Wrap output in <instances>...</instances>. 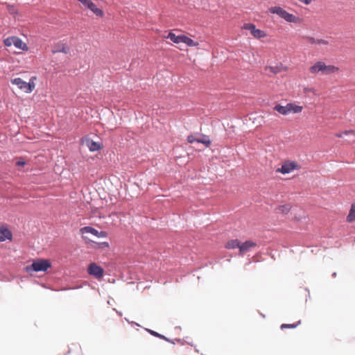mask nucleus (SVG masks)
Instances as JSON below:
<instances>
[{
  "label": "nucleus",
  "instance_id": "cd10ccee",
  "mask_svg": "<svg viewBox=\"0 0 355 355\" xmlns=\"http://www.w3.org/2000/svg\"><path fill=\"white\" fill-rule=\"evenodd\" d=\"M355 135L354 131L352 130H345L343 132L336 133L335 135H336V137H337L338 138H342L343 137V135Z\"/></svg>",
  "mask_w": 355,
  "mask_h": 355
},
{
  "label": "nucleus",
  "instance_id": "4be33fe9",
  "mask_svg": "<svg viewBox=\"0 0 355 355\" xmlns=\"http://www.w3.org/2000/svg\"><path fill=\"white\" fill-rule=\"evenodd\" d=\"M284 10V9L279 6H273L269 8V12L272 14H276L279 17H281Z\"/></svg>",
  "mask_w": 355,
  "mask_h": 355
},
{
  "label": "nucleus",
  "instance_id": "39448f33",
  "mask_svg": "<svg viewBox=\"0 0 355 355\" xmlns=\"http://www.w3.org/2000/svg\"><path fill=\"white\" fill-rule=\"evenodd\" d=\"M87 272L97 279H100L103 277L104 270L96 263H92L87 268Z\"/></svg>",
  "mask_w": 355,
  "mask_h": 355
},
{
  "label": "nucleus",
  "instance_id": "ddd939ff",
  "mask_svg": "<svg viewBox=\"0 0 355 355\" xmlns=\"http://www.w3.org/2000/svg\"><path fill=\"white\" fill-rule=\"evenodd\" d=\"M13 45L19 49L24 50V51L28 50V47H27L26 44L24 42H23V41L21 39H19L17 37H15L14 42H13Z\"/></svg>",
  "mask_w": 355,
  "mask_h": 355
},
{
  "label": "nucleus",
  "instance_id": "1a4fd4ad",
  "mask_svg": "<svg viewBox=\"0 0 355 355\" xmlns=\"http://www.w3.org/2000/svg\"><path fill=\"white\" fill-rule=\"evenodd\" d=\"M255 246L256 243L252 241H247L243 243H240L239 254L242 255L248 252L252 248Z\"/></svg>",
  "mask_w": 355,
  "mask_h": 355
},
{
  "label": "nucleus",
  "instance_id": "aec40b11",
  "mask_svg": "<svg viewBox=\"0 0 355 355\" xmlns=\"http://www.w3.org/2000/svg\"><path fill=\"white\" fill-rule=\"evenodd\" d=\"M355 220V202L352 205L349 213L347 216V221L349 223Z\"/></svg>",
  "mask_w": 355,
  "mask_h": 355
},
{
  "label": "nucleus",
  "instance_id": "412c9836",
  "mask_svg": "<svg viewBox=\"0 0 355 355\" xmlns=\"http://www.w3.org/2000/svg\"><path fill=\"white\" fill-rule=\"evenodd\" d=\"M182 43L186 44L188 46H197L199 44L198 42L193 41L186 35H184L183 37Z\"/></svg>",
  "mask_w": 355,
  "mask_h": 355
},
{
  "label": "nucleus",
  "instance_id": "a211bd4d",
  "mask_svg": "<svg viewBox=\"0 0 355 355\" xmlns=\"http://www.w3.org/2000/svg\"><path fill=\"white\" fill-rule=\"evenodd\" d=\"M254 38L256 39H261V38H264L267 36L266 33H265V31L261 30V29H258L256 28V29L253 31V33L252 35Z\"/></svg>",
  "mask_w": 355,
  "mask_h": 355
},
{
  "label": "nucleus",
  "instance_id": "f3484780",
  "mask_svg": "<svg viewBox=\"0 0 355 355\" xmlns=\"http://www.w3.org/2000/svg\"><path fill=\"white\" fill-rule=\"evenodd\" d=\"M53 53H58V52H62L64 53H67L69 51V49L67 46L65 44H58L55 49L53 51Z\"/></svg>",
  "mask_w": 355,
  "mask_h": 355
},
{
  "label": "nucleus",
  "instance_id": "9d476101",
  "mask_svg": "<svg viewBox=\"0 0 355 355\" xmlns=\"http://www.w3.org/2000/svg\"><path fill=\"white\" fill-rule=\"evenodd\" d=\"M287 110H288V114L290 113H300L302 110L303 107L296 105L295 103H290L286 104Z\"/></svg>",
  "mask_w": 355,
  "mask_h": 355
},
{
  "label": "nucleus",
  "instance_id": "f257e3e1",
  "mask_svg": "<svg viewBox=\"0 0 355 355\" xmlns=\"http://www.w3.org/2000/svg\"><path fill=\"white\" fill-rule=\"evenodd\" d=\"M309 71L312 74L322 73L323 75H330L339 71V68L334 65H327L322 61H318L309 68Z\"/></svg>",
  "mask_w": 355,
  "mask_h": 355
},
{
  "label": "nucleus",
  "instance_id": "dca6fc26",
  "mask_svg": "<svg viewBox=\"0 0 355 355\" xmlns=\"http://www.w3.org/2000/svg\"><path fill=\"white\" fill-rule=\"evenodd\" d=\"M87 8L92 11L93 13L95 14L96 16L103 17L104 15L103 10L98 8L97 6L94 3H90V6Z\"/></svg>",
  "mask_w": 355,
  "mask_h": 355
},
{
  "label": "nucleus",
  "instance_id": "f03ea898",
  "mask_svg": "<svg viewBox=\"0 0 355 355\" xmlns=\"http://www.w3.org/2000/svg\"><path fill=\"white\" fill-rule=\"evenodd\" d=\"M51 267V263L48 259H38L33 260L32 264L26 266L24 270L28 273L33 272H46Z\"/></svg>",
  "mask_w": 355,
  "mask_h": 355
},
{
  "label": "nucleus",
  "instance_id": "393cba45",
  "mask_svg": "<svg viewBox=\"0 0 355 355\" xmlns=\"http://www.w3.org/2000/svg\"><path fill=\"white\" fill-rule=\"evenodd\" d=\"M242 28L250 31L251 35H252L253 31L256 29V26L252 23H245L243 24Z\"/></svg>",
  "mask_w": 355,
  "mask_h": 355
},
{
  "label": "nucleus",
  "instance_id": "c756f323",
  "mask_svg": "<svg viewBox=\"0 0 355 355\" xmlns=\"http://www.w3.org/2000/svg\"><path fill=\"white\" fill-rule=\"evenodd\" d=\"M94 248H108L110 245L107 242L95 243Z\"/></svg>",
  "mask_w": 355,
  "mask_h": 355
},
{
  "label": "nucleus",
  "instance_id": "72a5a7b5",
  "mask_svg": "<svg viewBox=\"0 0 355 355\" xmlns=\"http://www.w3.org/2000/svg\"><path fill=\"white\" fill-rule=\"evenodd\" d=\"M80 3H82L86 8L90 6V3L93 2L91 0H78Z\"/></svg>",
  "mask_w": 355,
  "mask_h": 355
},
{
  "label": "nucleus",
  "instance_id": "2eb2a0df",
  "mask_svg": "<svg viewBox=\"0 0 355 355\" xmlns=\"http://www.w3.org/2000/svg\"><path fill=\"white\" fill-rule=\"evenodd\" d=\"M274 110L277 111L279 114L282 115H287L288 114V110L287 107L286 105H282L281 104H277L273 107Z\"/></svg>",
  "mask_w": 355,
  "mask_h": 355
},
{
  "label": "nucleus",
  "instance_id": "5701e85b",
  "mask_svg": "<svg viewBox=\"0 0 355 355\" xmlns=\"http://www.w3.org/2000/svg\"><path fill=\"white\" fill-rule=\"evenodd\" d=\"M291 209V206L290 205H284L278 207L277 210L279 213L286 214H288Z\"/></svg>",
  "mask_w": 355,
  "mask_h": 355
},
{
  "label": "nucleus",
  "instance_id": "7c9ffc66",
  "mask_svg": "<svg viewBox=\"0 0 355 355\" xmlns=\"http://www.w3.org/2000/svg\"><path fill=\"white\" fill-rule=\"evenodd\" d=\"M15 38V37H10L6 38L3 42L4 44L6 46H11L12 45H13V42H14Z\"/></svg>",
  "mask_w": 355,
  "mask_h": 355
},
{
  "label": "nucleus",
  "instance_id": "4468645a",
  "mask_svg": "<svg viewBox=\"0 0 355 355\" xmlns=\"http://www.w3.org/2000/svg\"><path fill=\"white\" fill-rule=\"evenodd\" d=\"M239 246H240V242L238 239H234V240L229 241L225 244V248L227 249H235V248L239 249Z\"/></svg>",
  "mask_w": 355,
  "mask_h": 355
},
{
  "label": "nucleus",
  "instance_id": "473e14b6",
  "mask_svg": "<svg viewBox=\"0 0 355 355\" xmlns=\"http://www.w3.org/2000/svg\"><path fill=\"white\" fill-rule=\"evenodd\" d=\"M26 165V162L25 160L20 157L16 162V166H18V167H23Z\"/></svg>",
  "mask_w": 355,
  "mask_h": 355
},
{
  "label": "nucleus",
  "instance_id": "a878e982",
  "mask_svg": "<svg viewBox=\"0 0 355 355\" xmlns=\"http://www.w3.org/2000/svg\"><path fill=\"white\" fill-rule=\"evenodd\" d=\"M301 323V321L299 320L297 321L296 323H293V324H282L280 327V328L282 329H287V328H290V329H293V328H295L297 327Z\"/></svg>",
  "mask_w": 355,
  "mask_h": 355
},
{
  "label": "nucleus",
  "instance_id": "20e7f679",
  "mask_svg": "<svg viewBox=\"0 0 355 355\" xmlns=\"http://www.w3.org/2000/svg\"><path fill=\"white\" fill-rule=\"evenodd\" d=\"M300 167L295 162L286 161L282 165L281 168L276 170V172L281 173L282 174L290 173L294 170H298Z\"/></svg>",
  "mask_w": 355,
  "mask_h": 355
},
{
  "label": "nucleus",
  "instance_id": "7ed1b4c3",
  "mask_svg": "<svg viewBox=\"0 0 355 355\" xmlns=\"http://www.w3.org/2000/svg\"><path fill=\"white\" fill-rule=\"evenodd\" d=\"M35 76L31 77L28 82L24 81L21 78H15L11 79L10 82L12 85H17L19 89L24 91V92L31 93L35 88Z\"/></svg>",
  "mask_w": 355,
  "mask_h": 355
},
{
  "label": "nucleus",
  "instance_id": "423d86ee",
  "mask_svg": "<svg viewBox=\"0 0 355 355\" xmlns=\"http://www.w3.org/2000/svg\"><path fill=\"white\" fill-rule=\"evenodd\" d=\"M80 232L83 234H86V233H89V234H92L98 238H104L107 236V234L106 232H104V231L98 232L97 230L94 229V227H89V226L82 227L80 230Z\"/></svg>",
  "mask_w": 355,
  "mask_h": 355
},
{
  "label": "nucleus",
  "instance_id": "2f4dec72",
  "mask_svg": "<svg viewBox=\"0 0 355 355\" xmlns=\"http://www.w3.org/2000/svg\"><path fill=\"white\" fill-rule=\"evenodd\" d=\"M198 139L196 138L193 135H189L187 138V141L190 144H192L193 142H198Z\"/></svg>",
  "mask_w": 355,
  "mask_h": 355
},
{
  "label": "nucleus",
  "instance_id": "0eeeda50",
  "mask_svg": "<svg viewBox=\"0 0 355 355\" xmlns=\"http://www.w3.org/2000/svg\"><path fill=\"white\" fill-rule=\"evenodd\" d=\"M280 17L291 23L299 24L301 22V19L298 17L288 12L285 10H284L282 12V16Z\"/></svg>",
  "mask_w": 355,
  "mask_h": 355
},
{
  "label": "nucleus",
  "instance_id": "c9c22d12",
  "mask_svg": "<svg viewBox=\"0 0 355 355\" xmlns=\"http://www.w3.org/2000/svg\"><path fill=\"white\" fill-rule=\"evenodd\" d=\"M300 2L305 3L306 5H309L311 3V0H299Z\"/></svg>",
  "mask_w": 355,
  "mask_h": 355
},
{
  "label": "nucleus",
  "instance_id": "f8f14e48",
  "mask_svg": "<svg viewBox=\"0 0 355 355\" xmlns=\"http://www.w3.org/2000/svg\"><path fill=\"white\" fill-rule=\"evenodd\" d=\"M184 35H176L175 33L170 32L166 38L171 40L175 44L182 42L183 37Z\"/></svg>",
  "mask_w": 355,
  "mask_h": 355
},
{
  "label": "nucleus",
  "instance_id": "6e6552de",
  "mask_svg": "<svg viewBox=\"0 0 355 355\" xmlns=\"http://www.w3.org/2000/svg\"><path fill=\"white\" fill-rule=\"evenodd\" d=\"M12 239V233L6 226L0 227V242Z\"/></svg>",
  "mask_w": 355,
  "mask_h": 355
},
{
  "label": "nucleus",
  "instance_id": "6ab92c4d",
  "mask_svg": "<svg viewBox=\"0 0 355 355\" xmlns=\"http://www.w3.org/2000/svg\"><path fill=\"white\" fill-rule=\"evenodd\" d=\"M198 139V143L203 144L206 147H209L211 145V140L209 137L205 135H201L200 138Z\"/></svg>",
  "mask_w": 355,
  "mask_h": 355
},
{
  "label": "nucleus",
  "instance_id": "f704fd0d",
  "mask_svg": "<svg viewBox=\"0 0 355 355\" xmlns=\"http://www.w3.org/2000/svg\"><path fill=\"white\" fill-rule=\"evenodd\" d=\"M150 334L156 337H158L159 338H162V339H166L165 337L155 331H150Z\"/></svg>",
  "mask_w": 355,
  "mask_h": 355
},
{
  "label": "nucleus",
  "instance_id": "b1692460",
  "mask_svg": "<svg viewBox=\"0 0 355 355\" xmlns=\"http://www.w3.org/2000/svg\"><path fill=\"white\" fill-rule=\"evenodd\" d=\"M302 39L306 42V44L310 45H314L316 44V40L317 38H315L309 35H304L302 37Z\"/></svg>",
  "mask_w": 355,
  "mask_h": 355
},
{
  "label": "nucleus",
  "instance_id": "bb28decb",
  "mask_svg": "<svg viewBox=\"0 0 355 355\" xmlns=\"http://www.w3.org/2000/svg\"><path fill=\"white\" fill-rule=\"evenodd\" d=\"M266 70H268L270 72L277 74L282 71V68L280 67H266Z\"/></svg>",
  "mask_w": 355,
  "mask_h": 355
},
{
  "label": "nucleus",
  "instance_id": "c85d7f7f",
  "mask_svg": "<svg viewBox=\"0 0 355 355\" xmlns=\"http://www.w3.org/2000/svg\"><path fill=\"white\" fill-rule=\"evenodd\" d=\"M329 42L327 40L322 39V38H317L315 45L327 46V45H329Z\"/></svg>",
  "mask_w": 355,
  "mask_h": 355
},
{
  "label": "nucleus",
  "instance_id": "9b49d317",
  "mask_svg": "<svg viewBox=\"0 0 355 355\" xmlns=\"http://www.w3.org/2000/svg\"><path fill=\"white\" fill-rule=\"evenodd\" d=\"M86 144L90 151H97L101 148V146L99 143L94 141L92 139H86Z\"/></svg>",
  "mask_w": 355,
  "mask_h": 355
}]
</instances>
